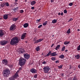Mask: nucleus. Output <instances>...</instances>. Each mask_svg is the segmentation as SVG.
<instances>
[{"label":"nucleus","mask_w":80,"mask_h":80,"mask_svg":"<svg viewBox=\"0 0 80 80\" xmlns=\"http://www.w3.org/2000/svg\"><path fill=\"white\" fill-rule=\"evenodd\" d=\"M20 38H18L17 37H15L12 38L11 39L10 43L12 45H16L17 43H18L20 42Z\"/></svg>","instance_id":"nucleus-1"},{"label":"nucleus","mask_w":80,"mask_h":80,"mask_svg":"<svg viewBox=\"0 0 80 80\" xmlns=\"http://www.w3.org/2000/svg\"><path fill=\"white\" fill-rule=\"evenodd\" d=\"M10 75V71L8 68L4 70L3 71V76L4 77L7 78Z\"/></svg>","instance_id":"nucleus-2"},{"label":"nucleus","mask_w":80,"mask_h":80,"mask_svg":"<svg viewBox=\"0 0 80 80\" xmlns=\"http://www.w3.org/2000/svg\"><path fill=\"white\" fill-rule=\"evenodd\" d=\"M19 64L21 67H23L25 63L27 62V60L25 59L22 58H19Z\"/></svg>","instance_id":"nucleus-3"},{"label":"nucleus","mask_w":80,"mask_h":80,"mask_svg":"<svg viewBox=\"0 0 80 80\" xmlns=\"http://www.w3.org/2000/svg\"><path fill=\"white\" fill-rule=\"evenodd\" d=\"M50 70V68L48 66L44 67L43 68V71L45 73H47Z\"/></svg>","instance_id":"nucleus-4"},{"label":"nucleus","mask_w":80,"mask_h":80,"mask_svg":"<svg viewBox=\"0 0 80 80\" xmlns=\"http://www.w3.org/2000/svg\"><path fill=\"white\" fill-rule=\"evenodd\" d=\"M43 40V38L37 40V38H35L33 39V41L34 42V43H37L42 42Z\"/></svg>","instance_id":"nucleus-5"},{"label":"nucleus","mask_w":80,"mask_h":80,"mask_svg":"<svg viewBox=\"0 0 80 80\" xmlns=\"http://www.w3.org/2000/svg\"><path fill=\"white\" fill-rule=\"evenodd\" d=\"M7 43H8V41L6 40H2L0 42V43L1 45H2V46L6 45Z\"/></svg>","instance_id":"nucleus-6"},{"label":"nucleus","mask_w":80,"mask_h":80,"mask_svg":"<svg viewBox=\"0 0 80 80\" xmlns=\"http://www.w3.org/2000/svg\"><path fill=\"white\" fill-rule=\"evenodd\" d=\"M15 24H13L10 27V29L11 31H13L15 29Z\"/></svg>","instance_id":"nucleus-7"},{"label":"nucleus","mask_w":80,"mask_h":80,"mask_svg":"<svg viewBox=\"0 0 80 80\" xmlns=\"http://www.w3.org/2000/svg\"><path fill=\"white\" fill-rule=\"evenodd\" d=\"M2 62L3 65H8V61L6 59H3L2 60Z\"/></svg>","instance_id":"nucleus-8"},{"label":"nucleus","mask_w":80,"mask_h":80,"mask_svg":"<svg viewBox=\"0 0 80 80\" xmlns=\"http://www.w3.org/2000/svg\"><path fill=\"white\" fill-rule=\"evenodd\" d=\"M24 57L25 59L28 60L30 58V55L28 54V53L24 54Z\"/></svg>","instance_id":"nucleus-9"},{"label":"nucleus","mask_w":80,"mask_h":80,"mask_svg":"<svg viewBox=\"0 0 80 80\" xmlns=\"http://www.w3.org/2000/svg\"><path fill=\"white\" fill-rule=\"evenodd\" d=\"M30 72L32 73H36L37 72V71L34 68H32L30 70Z\"/></svg>","instance_id":"nucleus-10"},{"label":"nucleus","mask_w":80,"mask_h":80,"mask_svg":"<svg viewBox=\"0 0 80 80\" xmlns=\"http://www.w3.org/2000/svg\"><path fill=\"white\" fill-rule=\"evenodd\" d=\"M26 33H24L22 34L21 37V40H23L25 38V37H26Z\"/></svg>","instance_id":"nucleus-11"},{"label":"nucleus","mask_w":80,"mask_h":80,"mask_svg":"<svg viewBox=\"0 0 80 80\" xmlns=\"http://www.w3.org/2000/svg\"><path fill=\"white\" fill-rule=\"evenodd\" d=\"M19 72V71H18L17 72L15 73V75H14L13 77L14 78H17V77H18V72Z\"/></svg>","instance_id":"nucleus-12"},{"label":"nucleus","mask_w":80,"mask_h":80,"mask_svg":"<svg viewBox=\"0 0 80 80\" xmlns=\"http://www.w3.org/2000/svg\"><path fill=\"white\" fill-rule=\"evenodd\" d=\"M57 54L56 52H55L53 53H52L51 54V56H52L54 57L55 56H57Z\"/></svg>","instance_id":"nucleus-13"},{"label":"nucleus","mask_w":80,"mask_h":80,"mask_svg":"<svg viewBox=\"0 0 80 80\" xmlns=\"http://www.w3.org/2000/svg\"><path fill=\"white\" fill-rule=\"evenodd\" d=\"M3 18L5 20H7L8 18V14H5L3 15Z\"/></svg>","instance_id":"nucleus-14"},{"label":"nucleus","mask_w":80,"mask_h":80,"mask_svg":"<svg viewBox=\"0 0 80 80\" xmlns=\"http://www.w3.org/2000/svg\"><path fill=\"white\" fill-rule=\"evenodd\" d=\"M3 32L2 30H0V37H2L3 35Z\"/></svg>","instance_id":"nucleus-15"},{"label":"nucleus","mask_w":80,"mask_h":80,"mask_svg":"<svg viewBox=\"0 0 80 80\" xmlns=\"http://www.w3.org/2000/svg\"><path fill=\"white\" fill-rule=\"evenodd\" d=\"M35 3H36V2L35 1H33L31 2V5H34Z\"/></svg>","instance_id":"nucleus-16"},{"label":"nucleus","mask_w":80,"mask_h":80,"mask_svg":"<svg viewBox=\"0 0 80 80\" xmlns=\"http://www.w3.org/2000/svg\"><path fill=\"white\" fill-rule=\"evenodd\" d=\"M37 52H38L40 50V46H38L35 48Z\"/></svg>","instance_id":"nucleus-17"},{"label":"nucleus","mask_w":80,"mask_h":80,"mask_svg":"<svg viewBox=\"0 0 80 80\" xmlns=\"http://www.w3.org/2000/svg\"><path fill=\"white\" fill-rule=\"evenodd\" d=\"M28 23H25L23 25L24 28H27V27H28Z\"/></svg>","instance_id":"nucleus-18"},{"label":"nucleus","mask_w":80,"mask_h":80,"mask_svg":"<svg viewBox=\"0 0 80 80\" xmlns=\"http://www.w3.org/2000/svg\"><path fill=\"white\" fill-rule=\"evenodd\" d=\"M60 45H58L56 46L55 50H58V49H59L60 48Z\"/></svg>","instance_id":"nucleus-19"},{"label":"nucleus","mask_w":80,"mask_h":80,"mask_svg":"<svg viewBox=\"0 0 80 80\" xmlns=\"http://www.w3.org/2000/svg\"><path fill=\"white\" fill-rule=\"evenodd\" d=\"M75 58H77V59H79L80 58V55H79V54L76 55H75Z\"/></svg>","instance_id":"nucleus-20"},{"label":"nucleus","mask_w":80,"mask_h":80,"mask_svg":"<svg viewBox=\"0 0 80 80\" xmlns=\"http://www.w3.org/2000/svg\"><path fill=\"white\" fill-rule=\"evenodd\" d=\"M65 57L64 56V55L62 54L59 56V58H63Z\"/></svg>","instance_id":"nucleus-21"},{"label":"nucleus","mask_w":80,"mask_h":80,"mask_svg":"<svg viewBox=\"0 0 80 80\" xmlns=\"http://www.w3.org/2000/svg\"><path fill=\"white\" fill-rule=\"evenodd\" d=\"M57 19L56 20L55 19H54L52 21V23H56V22H57Z\"/></svg>","instance_id":"nucleus-22"},{"label":"nucleus","mask_w":80,"mask_h":80,"mask_svg":"<svg viewBox=\"0 0 80 80\" xmlns=\"http://www.w3.org/2000/svg\"><path fill=\"white\" fill-rule=\"evenodd\" d=\"M70 43V42L69 41H65L64 42V45H68Z\"/></svg>","instance_id":"nucleus-23"},{"label":"nucleus","mask_w":80,"mask_h":80,"mask_svg":"<svg viewBox=\"0 0 80 80\" xmlns=\"http://www.w3.org/2000/svg\"><path fill=\"white\" fill-rule=\"evenodd\" d=\"M47 21H45V22L43 23V26H45L46 25H47Z\"/></svg>","instance_id":"nucleus-24"},{"label":"nucleus","mask_w":80,"mask_h":80,"mask_svg":"<svg viewBox=\"0 0 80 80\" xmlns=\"http://www.w3.org/2000/svg\"><path fill=\"white\" fill-rule=\"evenodd\" d=\"M70 33V28H69L67 31V33L68 34H69Z\"/></svg>","instance_id":"nucleus-25"},{"label":"nucleus","mask_w":80,"mask_h":80,"mask_svg":"<svg viewBox=\"0 0 80 80\" xmlns=\"http://www.w3.org/2000/svg\"><path fill=\"white\" fill-rule=\"evenodd\" d=\"M13 21H14V22H16L17 20H18V18H13Z\"/></svg>","instance_id":"nucleus-26"},{"label":"nucleus","mask_w":80,"mask_h":80,"mask_svg":"<svg viewBox=\"0 0 80 80\" xmlns=\"http://www.w3.org/2000/svg\"><path fill=\"white\" fill-rule=\"evenodd\" d=\"M65 49V47L64 46V47H63L61 49V51H64Z\"/></svg>","instance_id":"nucleus-27"},{"label":"nucleus","mask_w":80,"mask_h":80,"mask_svg":"<svg viewBox=\"0 0 80 80\" xmlns=\"http://www.w3.org/2000/svg\"><path fill=\"white\" fill-rule=\"evenodd\" d=\"M5 3H1V6L2 7H3L5 6Z\"/></svg>","instance_id":"nucleus-28"},{"label":"nucleus","mask_w":80,"mask_h":80,"mask_svg":"<svg viewBox=\"0 0 80 80\" xmlns=\"http://www.w3.org/2000/svg\"><path fill=\"white\" fill-rule=\"evenodd\" d=\"M62 67H63V65H60V66H58V68H59L60 69L62 68Z\"/></svg>","instance_id":"nucleus-29"},{"label":"nucleus","mask_w":80,"mask_h":80,"mask_svg":"<svg viewBox=\"0 0 80 80\" xmlns=\"http://www.w3.org/2000/svg\"><path fill=\"white\" fill-rule=\"evenodd\" d=\"M9 80H15V79L14 78L11 77L9 78Z\"/></svg>","instance_id":"nucleus-30"},{"label":"nucleus","mask_w":80,"mask_h":80,"mask_svg":"<svg viewBox=\"0 0 80 80\" xmlns=\"http://www.w3.org/2000/svg\"><path fill=\"white\" fill-rule=\"evenodd\" d=\"M77 50H80V44L77 47Z\"/></svg>","instance_id":"nucleus-31"},{"label":"nucleus","mask_w":80,"mask_h":80,"mask_svg":"<svg viewBox=\"0 0 80 80\" xmlns=\"http://www.w3.org/2000/svg\"><path fill=\"white\" fill-rule=\"evenodd\" d=\"M72 80H77V77L75 76L73 78Z\"/></svg>","instance_id":"nucleus-32"},{"label":"nucleus","mask_w":80,"mask_h":80,"mask_svg":"<svg viewBox=\"0 0 80 80\" xmlns=\"http://www.w3.org/2000/svg\"><path fill=\"white\" fill-rule=\"evenodd\" d=\"M5 5L7 7H8L9 6V4H8V2H6L5 4Z\"/></svg>","instance_id":"nucleus-33"},{"label":"nucleus","mask_w":80,"mask_h":80,"mask_svg":"<svg viewBox=\"0 0 80 80\" xmlns=\"http://www.w3.org/2000/svg\"><path fill=\"white\" fill-rule=\"evenodd\" d=\"M23 53V51H21L19 52V53H20V54H22Z\"/></svg>","instance_id":"nucleus-34"},{"label":"nucleus","mask_w":80,"mask_h":80,"mask_svg":"<svg viewBox=\"0 0 80 80\" xmlns=\"http://www.w3.org/2000/svg\"><path fill=\"white\" fill-rule=\"evenodd\" d=\"M8 67H10L11 68H12V67H13V65H8Z\"/></svg>","instance_id":"nucleus-35"},{"label":"nucleus","mask_w":80,"mask_h":80,"mask_svg":"<svg viewBox=\"0 0 80 80\" xmlns=\"http://www.w3.org/2000/svg\"><path fill=\"white\" fill-rule=\"evenodd\" d=\"M64 13H67V11L66 9H65L64 10Z\"/></svg>","instance_id":"nucleus-36"},{"label":"nucleus","mask_w":80,"mask_h":80,"mask_svg":"<svg viewBox=\"0 0 80 80\" xmlns=\"http://www.w3.org/2000/svg\"><path fill=\"white\" fill-rule=\"evenodd\" d=\"M42 27V25L41 24L38 26V28H41V27Z\"/></svg>","instance_id":"nucleus-37"},{"label":"nucleus","mask_w":80,"mask_h":80,"mask_svg":"<svg viewBox=\"0 0 80 80\" xmlns=\"http://www.w3.org/2000/svg\"><path fill=\"white\" fill-rule=\"evenodd\" d=\"M72 5H73V3H72V2H71L69 3V6L71 7L72 6Z\"/></svg>","instance_id":"nucleus-38"},{"label":"nucleus","mask_w":80,"mask_h":80,"mask_svg":"<svg viewBox=\"0 0 80 80\" xmlns=\"http://www.w3.org/2000/svg\"><path fill=\"white\" fill-rule=\"evenodd\" d=\"M51 60H56L55 59V58H52Z\"/></svg>","instance_id":"nucleus-39"},{"label":"nucleus","mask_w":80,"mask_h":80,"mask_svg":"<svg viewBox=\"0 0 80 80\" xmlns=\"http://www.w3.org/2000/svg\"><path fill=\"white\" fill-rule=\"evenodd\" d=\"M72 20H73V18H71L68 21V22H71Z\"/></svg>","instance_id":"nucleus-40"},{"label":"nucleus","mask_w":80,"mask_h":80,"mask_svg":"<svg viewBox=\"0 0 80 80\" xmlns=\"http://www.w3.org/2000/svg\"><path fill=\"white\" fill-rule=\"evenodd\" d=\"M37 74H36L34 76V78H37Z\"/></svg>","instance_id":"nucleus-41"},{"label":"nucleus","mask_w":80,"mask_h":80,"mask_svg":"<svg viewBox=\"0 0 80 80\" xmlns=\"http://www.w3.org/2000/svg\"><path fill=\"white\" fill-rule=\"evenodd\" d=\"M48 53L49 54V55H50V56H51V54L52 53V51H49Z\"/></svg>","instance_id":"nucleus-42"},{"label":"nucleus","mask_w":80,"mask_h":80,"mask_svg":"<svg viewBox=\"0 0 80 80\" xmlns=\"http://www.w3.org/2000/svg\"><path fill=\"white\" fill-rule=\"evenodd\" d=\"M47 62L46 61H44L42 62V64H46Z\"/></svg>","instance_id":"nucleus-43"},{"label":"nucleus","mask_w":80,"mask_h":80,"mask_svg":"<svg viewBox=\"0 0 80 80\" xmlns=\"http://www.w3.org/2000/svg\"><path fill=\"white\" fill-rule=\"evenodd\" d=\"M40 20H41V19H37L36 20V22H40Z\"/></svg>","instance_id":"nucleus-44"},{"label":"nucleus","mask_w":80,"mask_h":80,"mask_svg":"<svg viewBox=\"0 0 80 80\" xmlns=\"http://www.w3.org/2000/svg\"><path fill=\"white\" fill-rule=\"evenodd\" d=\"M20 13H23V10H20Z\"/></svg>","instance_id":"nucleus-45"},{"label":"nucleus","mask_w":80,"mask_h":80,"mask_svg":"<svg viewBox=\"0 0 80 80\" xmlns=\"http://www.w3.org/2000/svg\"><path fill=\"white\" fill-rule=\"evenodd\" d=\"M22 70V67H21L19 68L18 70Z\"/></svg>","instance_id":"nucleus-46"},{"label":"nucleus","mask_w":80,"mask_h":80,"mask_svg":"<svg viewBox=\"0 0 80 80\" xmlns=\"http://www.w3.org/2000/svg\"><path fill=\"white\" fill-rule=\"evenodd\" d=\"M55 63H59V61L57 60L55 62Z\"/></svg>","instance_id":"nucleus-47"},{"label":"nucleus","mask_w":80,"mask_h":80,"mask_svg":"<svg viewBox=\"0 0 80 80\" xmlns=\"http://www.w3.org/2000/svg\"><path fill=\"white\" fill-rule=\"evenodd\" d=\"M34 8L35 7H31V9H32V10H33Z\"/></svg>","instance_id":"nucleus-48"},{"label":"nucleus","mask_w":80,"mask_h":80,"mask_svg":"<svg viewBox=\"0 0 80 80\" xmlns=\"http://www.w3.org/2000/svg\"><path fill=\"white\" fill-rule=\"evenodd\" d=\"M50 54H49V53H48L47 55V56L48 57L49 56H50Z\"/></svg>","instance_id":"nucleus-49"},{"label":"nucleus","mask_w":80,"mask_h":80,"mask_svg":"<svg viewBox=\"0 0 80 80\" xmlns=\"http://www.w3.org/2000/svg\"><path fill=\"white\" fill-rule=\"evenodd\" d=\"M68 80H72V78H69L68 79Z\"/></svg>","instance_id":"nucleus-50"},{"label":"nucleus","mask_w":80,"mask_h":80,"mask_svg":"<svg viewBox=\"0 0 80 80\" xmlns=\"http://www.w3.org/2000/svg\"><path fill=\"white\" fill-rule=\"evenodd\" d=\"M14 4H15V5H17V4H18V3H17V2H15L14 3Z\"/></svg>","instance_id":"nucleus-51"},{"label":"nucleus","mask_w":80,"mask_h":80,"mask_svg":"<svg viewBox=\"0 0 80 80\" xmlns=\"http://www.w3.org/2000/svg\"><path fill=\"white\" fill-rule=\"evenodd\" d=\"M63 15V12H61V15Z\"/></svg>","instance_id":"nucleus-52"},{"label":"nucleus","mask_w":80,"mask_h":80,"mask_svg":"<svg viewBox=\"0 0 80 80\" xmlns=\"http://www.w3.org/2000/svg\"><path fill=\"white\" fill-rule=\"evenodd\" d=\"M61 76H62V77H63V76H64V74H63V73H62L61 74Z\"/></svg>","instance_id":"nucleus-53"},{"label":"nucleus","mask_w":80,"mask_h":80,"mask_svg":"<svg viewBox=\"0 0 80 80\" xmlns=\"http://www.w3.org/2000/svg\"><path fill=\"white\" fill-rule=\"evenodd\" d=\"M53 45H54V44H52V46H51V47H53Z\"/></svg>","instance_id":"nucleus-54"},{"label":"nucleus","mask_w":80,"mask_h":80,"mask_svg":"<svg viewBox=\"0 0 80 80\" xmlns=\"http://www.w3.org/2000/svg\"><path fill=\"white\" fill-rule=\"evenodd\" d=\"M15 2H18V0H15Z\"/></svg>","instance_id":"nucleus-55"},{"label":"nucleus","mask_w":80,"mask_h":80,"mask_svg":"<svg viewBox=\"0 0 80 80\" xmlns=\"http://www.w3.org/2000/svg\"><path fill=\"white\" fill-rule=\"evenodd\" d=\"M51 3H52V2H53V0H51Z\"/></svg>","instance_id":"nucleus-56"},{"label":"nucleus","mask_w":80,"mask_h":80,"mask_svg":"<svg viewBox=\"0 0 80 80\" xmlns=\"http://www.w3.org/2000/svg\"><path fill=\"white\" fill-rule=\"evenodd\" d=\"M65 52H68V50H65Z\"/></svg>","instance_id":"nucleus-57"},{"label":"nucleus","mask_w":80,"mask_h":80,"mask_svg":"<svg viewBox=\"0 0 80 80\" xmlns=\"http://www.w3.org/2000/svg\"><path fill=\"white\" fill-rule=\"evenodd\" d=\"M58 15H60V12H59L58 13Z\"/></svg>","instance_id":"nucleus-58"},{"label":"nucleus","mask_w":80,"mask_h":80,"mask_svg":"<svg viewBox=\"0 0 80 80\" xmlns=\"http://www.w3.org/2000/svg\"><path fill=\"white\" fill-rule=\"evenodd\" d=\"M78 32H79V31H80V29H78Z\"/></svg>","instance_id":"nucleus-59"},{"label":"nucleus","mask_w":80,"mask_h":80,"mask_svg":"<svg viewBox=\"0 0 80 80\" xmlns=\"http://www.w3.org/2000/svg\"><path fill=\"white\" fill-rule=\"evenodd\" d=\"M27 0H25L24 2H27Z\"/></svg>","instance_id":"nucleus-60"},{"label":"nucleus","mask_w":80,"mask_h":80,"mask_svg":"<svg viewBox=\"0 0 80 80\" xmlns=\"http://www.w3.org/2000/svg\"><path fill=\"white\" fill-rule=\"evenodd\" d=\"M19 50H22V48H20Z\"/></svg>","instance_id":"nucleus-61"},{"label":"nucleus","mask_w":80,"mask_h":80,"mask_svg":"<svg viewBox=\"0 0 80 80\" xmlns=\"http://www.w3.org/2000/svg\"><path fill=\"white\" fill-rule=\"evenodd\" d=\"M52 37H54V35H52Z\"/></svg>","instance_id":"nucleus-62"},{"label":"nucleus","mask_w":80,"mask_h":80,"mask_svg":"<svg viewBox=\"0 0 80 80\" xmlns=\"http://www.w3.org/2000/svg\"><path fill=\"white\" fill-rule=\"evenodd\" d=\"M70 68V69H71V68H70H70Z\"/></svg>","instance_id":"nucleus-63"},{"label":"nucleus","mask_w":80,"mask_h":80,"mask_svg":"<svg viewBox=\"0 0 80 80\" xmlns=\"http://www.w3.org/2000/svg\"><path fill=\"white\" fill-rule=\"evenodd\" d=\"M1 1H2L3 0H0Z\"/></svg>","instance_id":"nucleus-64"}]
</instances>
